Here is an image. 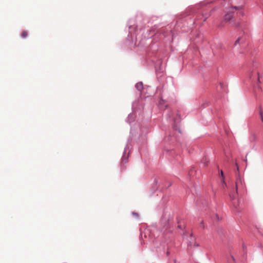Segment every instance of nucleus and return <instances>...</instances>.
<instances>
[{
  "mask_svg": "<svg viewBox=\"0 0 263 263\" xmlns=\"http://www.w3.org/2000/svg\"><path fill=\"white\" fill-rule=\"evenodd\" d=\"M208 16H206L204 19V21H205V20L207 18Z\"/></svg>",
  "mask_w": 263,
  "mask_h": 263,
  "instance_id": "15",
  "label": "nucleus"
},
{
  "mask_svg": "<svg viewBox=\"0 0 263 263\" xmlns=\"http://www.w3.org/2000/svg\"><path fill=\"white\" fill-rule=\"evenodd\" d=\"M228 263H235V259L233 256H231L229 258Z\"/></svg>",
  "mask_w": 263,
  "mask_h": 263,
  "instance_id": "8",
  "label": "nucleus"
},
{
  "mask_svg": "<svg viewBox=\"0 0 263 263\" xmlns=\"http://www.w3.org/2000/svg\"><path fill=\"white\" fill-rule=\"evenodd\" d=\"M220 175H221V177L222 178V181L223 184L224 185H226V182L224 181V175H223V173L222 171H221Z\"/></svg>",
  "mask_w": 263,
  "mask_h": 263,
  "instance_id": "9",
  "label": "nucleus"
},
{
  "mask_svg": "<svg viewBox=\"0 0 263 263\" xmlns=\"http://www.w3.org/2000/svg\"><path fill=\"white\" fill-rule=\"evenodd\" d=\"M259 116L261 121L263 122V111L261 108L259 110Z\"/></svg>",
  "mask_w": 263,
  "mask_h": 263,
  "instance_id": "10",
  "label": "nucleus"
},
{
  "mask_svg": "<svg viewBox=\"0 0 263 263\" xmlns=\"http://www.w3.org/2000/svg\"><path fill=\"white\" fill-rule=\"evenodd\" d=\"M242 38L239 37L235 42V44H239L240 42L241 41Z\"/></svg>",
  "mask_w": 263,
  "mask_h": 263,
  "instance_id": "12",
  "label": "nucleus"
},
{
  "mask_svg": "<svg viewBox=\"0 0 263 263\" xmlns=\"http://www.w3.org/2000/svg\"><path fill=\"white\" fill-rule=\"evenodd\" d=\"M242 7H234L230 8L226 12V14L223 16L224 21L228 22L231 20L235 14L236 10H241Z\"/></svg>",
  "mask_w": 263,
  "mask_h": 263,
  "instance_id": "1",
  "label": "nucleus"
},
{
  "mask_svg": "<svg viewBox=\"0 0 263 263\" xmlns=\"http://www.w3.org/2000/svg\"><path fill=\"white\" fill-rule=\"evenodd\" d=\"M28 35V33L26 31L24 30V31H23V32H22V34H21V36L23 38H25Z\"/></svg>",
  "mask_w": 263,
  "mask_h": 263,
  "instance_id": "5",
  "label": "nucleus"
},
{
  "mask_svg": "<svg viewBox=\"0 0 263 263\" xmlns=\"http://www.w3.org/2000/svg\"><path fill=\"white\" fill-rule=\"evenodd\" d=\"M136 87L138 90H141L143 87V84L142 82H139L136 84Z\"/></svg>",
  "mask_w": 263,
  "mask_h": 263,
  "instance_id": "4",
  "label": "nucleus"
},
{
  "mask_svg": "<svg viewBox=\"0 0 263 263\" xmlns=\"http://www.w3.org/2000/svg\"><path fill=\"white\" fill-rule=\"evenodd\" d=\"M249 139L251 142H255L257 140V136L254 133H251Z\"/></svg>",
  "mask_w": 263,
  "mask_h": 263,
  "instance_id": "2",
  "label": "nucleus"
},
{
  "mask_svg": "<svg viewBox=\"0 0 263 263\" xmlns=\"http://www.w3.org/2000/svg\"><path fill=\"white\" fill-rule=\"evenodd\" d=\"M242 184V180L241 179H240V178L239 177H238L237 179H236V183H235V186H236V191L237 192V190H238V187L239 186V184Z\"/></svg>",
  "mask_w": 263,
  "mask_h": 263,
  "instance_id": "3",
  "label": "nucleus"
},
{
  "mask_svg": "<svg viewBox=\"0 0 263 263\" xmlns=\"http://www.w3.org/2000/svg\"><path fill=\"white\" fill-rule=\"evenodd\" d=\"M254 76L256 77L258 81L259 82V77L258 72L257 71H255L254 72V74H252V77H254Z\"/></svg>",
  "mask_w": 263,
  "mask_h": 263,
  "instance_id": "7",
  "label": "nucleus"
},
{
  "mask_svg": "<svg viewBox=\"0 0 263 263\" xmlns=\"http://www.w3.org/2000/svg\"><path fill=\"white\" fill-rule=\"evenodd\" d=\"M133 215L138 216V214L136 213H133Z\"/></svg>",
  "mask_w": 263,
  "mask_h": 263,
  "instance_id": "13",
  "label": "nucleus"
},
{
  "mask_svg": "<svg viewBox=\"0 0 263 263\" xmlns=\"http://www.w3.org/2000/svg\"><path fill=\"white\" fill-rule=\"evenodd\" d=\"M236 165L237 166V170H238V165L237 163H236Z\"/></svg>",
  "mask_w": 263,
  "mask_h": 263,
  "instance_id": "14",
  "label": "nucleus"
},
{
  "mask_svg": "<svg viewBox=\"0 0 263 263\" xmlns=\"http://www.w3.org/2000/svg\"><path fill=\"white\" fill-rule=\"evenodd\" d=\"M165 103V101L162 99H160V101H159V105L160 106H163V104H164Z\"/></svg>",
  "mask_w": 263,
  "mask_h": 263,
  "instance_id": "11",
  "label": "nucleus"
},
{
  "mask_svg": "<svg viewBox=\"0 0 263 263\" xmlns=\"http://www.w3.org/2000/svg\"><path fill=\"white\" fill-rule=\"evenodd\" d=\"M127 162V158L126 157H123L122 161H121V165H123L125 163H126Z\"/></svg>",
  "mask_w": 263,
  "mask_h": 263,
  "instance_id": "6",
  "label": "nucleus"
}]
</instances>
